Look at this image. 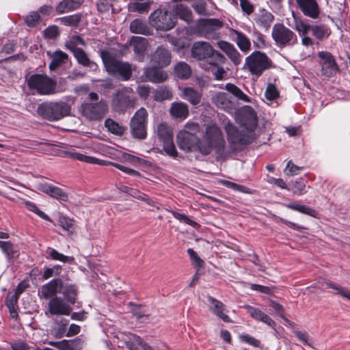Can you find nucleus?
Instances as JSON below:
<instances>
[{"label": "nucleus", "instance_id": "f257e3e1", "mask_svg": "<svg viewBox=\"0 0 350 350\" xmlns=\"http://www.w3.org/2000/svg\"><path fill=\"white\" fill-rule=\"evenodd\" d=\"M224 148L225 140L220 129L215 124H208L200 142L199 152L208 155L215 150L217 154H221Z\"/></svg>", "mask_w": 350, "mask_h": 350}, {"label": "nucleus", "instance_id": "f03ea898", "mask_svg": "<svg viewBox=\"0 0 350 350\" xmlns=\"http://www.w3.org/2000/svg\"><path fill=\"white\" fill-rule=\"evenodd\" d=\"M102 59L107 72L122 81H128L132 75L133 67L131 64L112 57L109 53H102Z\"/></svg>", "mask_w": 350, "mask_h": 350}, {"label": "nucleus", "instance_id": "7ed1b4c3", "mask_svg": "<svg viewBox=\"0 0 350 350\" xmlns=\"http://www.w3.org/2000/svg\"><path fill=\"white\" fill-rule=\"evenodd\" d=\"M191 56L197 60H204L211 58L209 64L212 66L224 64L226 57L219 51L215 50L210 43L198 41L193 43L191 48Z\"/></svg>", "mask_w": 350, "mask_h": 350}, {"label": "nucleus", "instance_id": "20e7f679", "mask_svg": "<svg viewBox=\"0 0 350 350\" xmlns=\"http://www.w3.org/2000/svg\"><path fill=\"white\" fill-rule=\"evenodd\" d=\"M38 113L49 120H58L70 113V107L65 102H46L39 105Z\"/></svg>", "mask_w": 350, "mask_h": 350}, {"label": "nucleus", "instance_id": "39448f33", "mask_svg": "<svg viewBox=\"0 0 350 350\" xmlns=\"http://www.w3.org/2000/svg\"><path fill=\"white\" fill-rule=\"evenodd\" d=\"M245 66L252 75L259 77L271 67L272 61L265 53L257 51L245 58Z\"/></svg>", "mask_w": 350, "mask_h": 350}, {"label": "nucleus", "instance_id": "423d86ee", "mask_svg": "<svg viewBox=\"0 0 350 350\" xmlns=\"http://www.w3.org/2000/svg\"><path fill=\"white\" fill-rule=\"evenodd\" d=\"M154 132L159 142L162 143L166 154L176 157L178 152L174 144V132L172 126L168 123L162 122L157 125Z\"/></svg>", "mask_w": 350, "mask_h": 350}, {"label": "nucleus", "instance_id": "0eeeda50", "mask_svg": "<svg viewBox=\"0 0 350 350\" xmlns=\"http://www.w3.org/2000/svg\"><path fill=\"white\" fill-rule=\"evenodd\" d=\"M113 342L119 348L126 347L129 350H152L140 337L131 333L118 332L114 336Z\"/></svg>", "mask_w": 350, "mask_h": 350}, {"label": "nucleus", "instance_id": "6e6552de", "mask_svg": "<svg viewBox=\"0 0 350 350\" xmlns=\"http://www.w3.org/2000/svg\"><path fill=\"white\" fill-rule=\"evenodd\" d=\"M30 89L35 90L41 95H49L55 93L56 82L45 75H32L27 79Z\"/></svg>", "mask_w": 350, "mask_h": 350}, {"label": "nucleus", "instance_id": "1a4fd4ad", "mask_svg": "<svg viewBox=\"0 0 350 350\" xmlns=\"http://www.w3.org/2000/svg\"><path fill=\"white\" fill-rule=\"evenodd\" d=\"M149 21L152 27L161 31H169L176 25V18L163 9H157L151 13Z\"/></svg>", "mask_w": 350, "mask_h": 350}, {"label": "nucleus", "instance_id": "9d476101", "mask_svg": "<svg viewBox=\"0 0 350 350\" xmlns=\"http://www.w3.org/2000/svg\"><path fill=\"white\" fill-rule=\"evenodd\" d=\"M271 35L275 44L281 48L293 46L297 42L295 33L281 23L273 25Z\"/></svg>", "mask_w": 350, "mask_h": 350}, {"label": "nucleus", "instance_id": "9b49d317", "mask_svg": "<svg viewBox=\"0 0 350 350\" xmlns=\"http://www.w3.org/2000/svg\"><path fill=\"white\" fill-rule=\"evenodd\" d=\"M135 98L130 88H124L117 91L112 97L111 107L118 112L124 111L135 105Z\"/></svg>", "mask_w": 350, "mask_h": 350}, {"label": "nucleus", "instance_id": "f8f14e48", "mask_svg": "<svg viewBox=\"0 0 350 350\" xmlns=\"http://www.w3.org/2000/svg\"><path fill=\"white\" fill-rule=\"evenodd\" d=\"M108 105L105 100H100L96 103H86L81 106L80 111L87 119L90 120H100L106 114Z\"/></svg>", "mask_w": 350, "mask_h": 350}, {"label": "nucleus", "instance_id": "ddd939ff", "mask_svg": "<svg viewBox=\"0 0 350 350\" xmlns=\"http://www.w3.org/2000/svg\"><path fill=\"white\" fill-rule=\"evenodd\" d=\"M148 112L144 107L137 110L131 121V130L134 137L144 139L146 137V123Z\"/></svg>", "mask_w": 350, "mask_h": 350}, {"label": "nucleus", "instance_id": "4468645a", "mask_svg": "<svg viewBox=\"0 0 350 350\" xmlns=\"http://www.w3.org/2000/svg\"><path fill=\"white\" fill-rule=\"evenodd\" d=\"M176 142L179 148L185 152H199L200 139L188 131H179L176 136Z\"/></svg>", "mask_w": 350, "mask_h": 350}, {"label": "nucleus", "instance_id": "2eb2a0df", "mask_svg": "<svg viewBox=\"0 0 350 350\" xmlns=\"http://www.w3.org/2000/svg\"><path fill=\"white\" fill-rule=\"evenodd\" d=\"M72 310L71 306L66 301L60 297H55L49 300L48 311L45 312V314L49 316V313L51 315H69Z\"/></svg>", "mask_w": 350, "mask_h": 350}, {"label": "nucleus", "instance_id": "dca6fc26", "mask_svg": "<svg viewBox=\"0 0 350 350\" xmlns=\"http://www.w3.org/2000/svg\"><path fill=\"white\" fill-rule=\"evenodd\" d=\"M225 130L228 135V140L232 148H237L239 145L247 144L250 142L247 134L243 131H239L231 123L225 125Z\"/></svg>", "mask_w": 350, "mask_h": 350}, {"label": "nucleus", "instance_id": "f3484780", "mask_svg": "<svg viewBox=\"0 0 350 350\" xmlns=\"http://www.w3.org/2000/svg\"><path fill=\"white\" fill-rule=\"evenodd\" d=\"M63 287V282L60 279H53L48 283L42 285L38 291L40 299H48L57 296V293L61 291Z\"/></svg>", "mask_w": 350, "mask_h": 350}, {"label": "nucleus", "instance_id": "a211bd4d", "mask_svg": "<svg viewBox=\"0 0 350 350\" xmlns=\"http://www.w3.org/2000/svg\"><path fill=\"white\" fill-rule=\"evenodd\" d=\"M304 15L316 19L320 14V8L316 0H295Z\"/></svg>", "mask_w": 350, "mask_h": 350}, {"label": "nucleus", "instance_id": "6ab92c4d", "mask_svg": "<svg viewBox=\"0 0 350 350\" xmlns=\"http://www.w3.org/2000/svg\"><path fill=\"white\" fill-rule=\"evenodd\" d=\"M241 124L248 131L254 130L257 125V116L252 107L245 106L241 111Z\"/></svg>", "mask_w": 350, "mask_h": 350}, {"label": "nucleus", "instance_id": "aec40b11", "mask_svg": "<svg viewBox=\"0 0 350 350\" xmlns=\"http://www.w3.org/2000/svg\"><path fill=\"white\" fill-rule=\"evenodd\" d=\"M37 189L39 191L57 200H62L64 202H67L68 200V194L61 188L53 185L46 183H39L37 185Z\"/></svg>", "mask_w": 350, "mask_h": 350}, {"label": "nucleus", "instance_id": "412c9836", "mask_svg": "<svg viewBox=\"0 0 350 350\" xmlns=\"http://www.w3.org/2000/svg\"><path fill=\"white\" fill-rule=\"evenodd\" d=\"M318 55L321 59L323 74L326 76H331L336 73L338 66L333 56L329 53L325 51L319 52Z\"/></svg>", "mask_w": 350, "mask_h": 350}, {"label": "nucleus", "instance_id": "4be33fe9", "mask_svg": "<svg viewBox=\"0 0 350 350\" xmlns=\"http://www.w3.org/2000/svg\"><path fill=\"white\" fill-rule=\"evenodd\" d=\"M217 46L226 53L234 65L237 66L241 63L243 57L233 44L226 41L220 40L217 42Z\"/></svg>", "mask_w": 350, "mask_h": 350}, {"label": "nucleus", "instance_id": "5701e85b", "mask_svg": "<svg viewBox=\"0 0 350 350\" xmlns=\"http://www.w3.org/2000/svg\"><path fill=\"white\" fill-rule=\"evenodd\" d=\"M229 36L243 53H247L250 51V40L243 33L234 29H230Z\"/></svg>", "mask_w": 350, "mask_h": 350}, {"label": "nucleus", "instance_id": "b1692460", "mask_svg": "<svg viewBox=\"0 0 350 350\" xmlns=\"http://www.w3.org/2000/svg\"><path fill=\"white\" fill-rule=\"evenodd\" d=\"M222 27V23L219 19L209 18L204 19L200 21L199 29L202 35L210 38L212 33L219 30Z\"/></svg>", "mask_w": 350, "mask_h": 350}, {"label": "nucleus", "instance_id": "393cba45", "mask_svg": "<svg viewBox=\"0 0 350 350\" xmlns=\"http://www.w3.org/2000/svg\"><path fill=\"white\" fill-rule=\"evenodd\" d=\"M144 77L143 81H149L152 83H159L167 79V73L156 67H148L144 69Z\"/></svg>", "mask_w": 350, "mask_h": 350}, {"label": "nucleus", "instance_id": "a878e982", "mask_svg": "<svg viewBox=\"0 0 350 350\" xmlns=\"http://www.w3.org/2000/svg\"><path fill=\"white\" fill-rule=\"evenodd\" d=\"M48 345L59 350H81L82 342L79 339L63 340L61 341H49Z\"/></svg>", "mask_w": 350, "mask_h": 350}, {"label": "nucleus", "instance_id": "bb28decb", "mask_svg": "<svg viewBox=\"0 0 350 350\" xmlns=\"http://www.w3.org/2000/svg\"><path fill=\"white\" fill-rule=\"evenodd\" d=\"M170 114L176 119L185 120L189 114V106L183 102H174L170 108Z\"/></svg>", "mask_w": 350, "mask_h": 350}, {"label": "nucleus", "instance_id": "cd10ccee", "mask_svg": "<svg viewBox=\"0 0 350 350\" xmlns=\"http://www.w3.org/2000/svg\"><path fill=\"white\" fill-rule=\"evenodd\" d=\"M324 286L333 289L335 291L334 293V294L339 295L341 297L350 300V290L347 289V288H345L331 281H325V280H320L317 284H315V287L321 289H323Z\"/></svg>", "mask_w": 350, "mask_h": 350}, {"label": "nucleus", "instance_id": "c85d7f7f", "mask_svg": "<svg viewBox=\"0 0 350 350\" xmlns=\"http://www.w3.org/2000/svg\"><path fill=\"white\" fill-rule=\"evenodd\" d=\"M245 308L250 317L255 320L260 321L271 327H274L275 322L267 314L258 308L248 305L245 306Z\"/></svg>", "mask_w": 350, "mask_h": 350}, {"label": "nucleus", "instance_id": "c756f323", "mask_svg": "<svg viewBox=\"0 0 350 350\" xmlns=\"http://www.w3.org/2000/svg\"><path fill=\"white\" fill-rule=\"evenodd\" d=\"M152 61L163 67L171 62V54L168 50L163 46H159L152 57Z\"/></svg>", "mask_w": 350, "mask_h": 350}, {"label": "nucleus", "instance_id": "7c9ffc66", "mask_svg": "<svg viewBox=\"0 0 350 350\" xmlns=\"http://www.w3.org/2000/svg\"><path fill=\"white\" fill-rule=\"evenodd\" d=\"M212 101L218 108L225 111H229L233 107V103L225 92L215 94L212 98Z\"/></svg>", "mask_w": 350, "mask_h": 350}, {"label": "nucleus", "instance_id": "2f4dec72", "mask_svg": "<svg viewBox=\"0 0 350 350\" xmlns=\"http://www.w3.org/2000/svg\"><path fill=\"white\" fill-rule=\"evenodd\" d=\"M254 20L258 25L267 30L273 22L274 16L271 12L265 10H260L256 14Z\"/></svg>", "mask_w": 350, "mask_h": 350}, {"label": "nucleus", "instance_id": "473e14b6", "mask_svg": "<svg viewBox=\"0 0 350 350\" xmlns=\"http://www.w3.org/2000/svg\"><path fill=\"white\" fill-rule=\"evenodd\" d=\"M181 97L193 106L198 105L202 99V93L193 88L186 87L182 90Z\"/></svg>", "mask_w": 350, "mask_h": 350}, {"label": "nucleus", "instance_id": "72a5a7b5", "mask_svg": "<svg viewBox=\"0 0 350 350\" xmlns=\"http://www.w3.org/2000/svg\"><path fill=\"white\" fill-rule=\"evenodd\" d=\"M64 295V300L70 305L75 304L77 301L78 290L76 285L72 284H63L60 291Z\"/></svg>", "mask_w": 350, "mask_h": 350}, {"label": "nucleus", "instance_id": "f704fd0d", "mask_svg": "<svg viewBox=\"0 0 350 350\" xmlns=\"http://www.w3.org/2000/svg\"><path fill=\"white\" fill-rule=\"evenodd\" d=\"M83 0H63L56 7V11L59 14H63L73 11L80 7Z\"/></svg>", "mask_w": 350, "mask_h": 350}, {"label": "nucleus", "instance_id": "c9c22d12", "mask_svg": "<svg viewBox=\"0 0 350 350\" xmlns=\"http://www.w3.org/2000/svg\"><path fill=\"white\" fill-rule=\"evenodd\" d=\"M208 301L211 304V310L219 318L226 322L230 321L229 317L224 312V305L219 300L208 296Z\"/></svg>", "mask_w": 350, "mask_h": 350}, {"label": "nucleus", "instance_id": "e433bc0d", "mask_svg": "<svg viewBox=\"0 0 350 350\" xmlns=\"http://www.w3.org/2000/svg\"><path fill=\"white\" fill-rule=\"evenodd\" d=\"M174 75L179 79H187L191 75V69L185 62H179L174 67Z\"/></svg>", "mask_w": 350, "mask_h": 350}, {"label": "nucleus", "instance_id": "4c0bfd02", "mask_svg": "<svg viewBox=\"0 0 350 350\" xmlns=\"http://www.w3.org/2000/svg\"><path fill=\"white\" fill-rule=\"evenodd\" d=\"M175 14L182 20L187 23L192 21V14L191 10L183 4H177L173 8Z\"/></svg>", "mask_w": 350, "mask_h": 350}, {"label": "nucleus", "instance_id": "58836bf2", "mask_svg": "<svg viewBox=\"0 0 350 350\" xmlns=\"http://www.w3.org/2000/svg\"><path fill=\"white\" fill-rule=\"evenodd\" d=\"M46 253L48 258L53 260H58L62 262H72L74 260L73 257L66 256L51 247H48Z\"/></svg>", "mask_w": 350, "mask_h": 350}, {"label": "nucleus", "instance_id": "ea45409f", "mask_svg": "<svg viewBox=\"0 0 350 350\" xmlns=\"http://www.w3.org/2000/svg\"><path fill=\"white\" fill-rule=\"evenodd\" d=\"M226 90L234 96L239 100L245 103H250V98L237 86L232 83H227L226 85Z\"/></svg>", "mask_w": 350, "mask_h": 350}, {"label": "nucleus", "instance_id": "a19ab883", "mask_svg": "<svg viewBox=\"0 0 350 350\" xmlns=\"http://www.w3.org/2000/svg\"><path fill=\"white\" fill-rule=\"evenodd\" d=\"M154 100L161 102L165 100H170L172 98V93L167 87H159L153 92Z\"/></svg>", "mask_w": 350, "mask_h": 350}, {"label": "nucleus", "instance_id": "79ce46f5", "mask_svg": "<svg viewBox=\"0 0 350 350\" xmlns=\"http://www.w3.org/2000/svg\"><path fill=\"white\" fill-rule=\"evenodd\" d=\"M68 59V55L61 51H56L52 55V61L49 64V68L53 70L65 63Z\"/></svg>", "mask_w": 350, "mask_h": 350}, {"label": "nucleus", "instance_id": "37998d69", "mask_svg": "<svg viewBox=\"0 0 350 350\" xmlns=\"http://www.w3.org/2000/svg\"><path fill=\"white\" fill-rule=\"evenodd\" d=\"M131 44L133 46L134 51L137 54H142L146 49V39L139 36H133Z\"/></svg>", "mask_w": 350, "mask_h": 350}, {"label": "nucleus", "instance_id": "c03bdc74", "mask_svg": "<svg viewBox=\"0 0 350 350\" xmlns=\"http://www.w3.org/2000/svg\"><path fill=\"white\" fill-rule=\"evenodd\" d=\"M311 31L313 36L319 40L326 38L330 34L329 28L325 25H312Z\"/></svg>", "mask_w": 350, "mask_h": 350}, {"label": "nucleus", "instance_id": "a18cd8bd", "mask_svg": "<svg viewBox=\"0 0 350 350\" xmlns=\"http://www.w3.org/2000/svg\"><path fill=\"white\" fill-rule=\"evenodd\" d=\"M0 248L9 260L17 256V250L10 241H0Z\"/></svg>", "mask_w": 350, "mask_h": 350}, {"label": "nucleus", "instance_id": "49530a36", "mask_svg": "<svg viewBox=\"0 0 350 350\" xmlns=\"http://www.w3.org/2000/svg\"><path fill=\"white\" fill-rule=\"evenodd\" d=\"M105 126L110 133L114 135H121L125 131L124 126L110 118L105 120Z\"/></svg>", "mask_w": 350, "mask_h": 350}, {"label": "nucleus", "instance_id": "de8ad7c7", "mask_svg": "<svg viewBox=\"0 0 350 350\" xmlns=\"http://www.w3.org/2000/svg\"><path fill=\"white\" fill-rule=\"evenodd\" d=\"M286 207L297 211L299 213L306 214L312 217H315L317 212L315 210L310 208L309 206H307L306 205L300 204L297 202H291L288 204H286Z\"/></svg>", "mask_w": 350, "mask_h": 350}, {"label": "nucleus", "instance_id": "09e8293b", "mask_svg": "<svg viewBox=\"0 0 350 350\" xmlns=\"http://www.w3.org/2000/svg\"><path fill=\"white\" fill-rule=\"evenodd\" d=\"M78 63L83 66L91 67L94 64L90 61L88 55L83 49H75L72 51Z\"/></svg>", "mask_w": 350, "mask_h": 350}, {"label": "nucleus", "instance_id": "8fccbe9b", "mask_svg": "<svg viewBox=\"0 0 350 350\" xmlns=\"http://www.w3.org/2000/svg\"><path fill=\"white\" fill-rule=\"evenodd\" d=\"M150 7V2H134L129 4V8L131 12H137L139 14L147 13Z\"/></svg>", "mask_w": 350, "mask_h": 350}, {"label": "nucleus", "instance_id": "3c124183", "mask_svg": "<svg viewBox=\"0 0 350 350\" xmlns=\"http://www.w3.org/2000/svg\"><path fill=\"white\" fill-rule=\"evenodd\" d=\"M130 30L134 33L144 34L147 31V27L140 19H135L131 23Z\"/></svg>", "mask_w": 350, "mask_h": 350}, {"label": "nucleus", "instance_id": "603ef678", "mask_svg": "<svg viewBox=\"0 0 350 350\" xmlns=\"http://www.w3.org/2000/svg\"><path fill=\"white\" fill-rule=\"evenodd\" d=\"M68 154L73 159L79 160L80 161H83L88 163H97L98 161V159L94 157L86 156L82 153L75 151H70Z\"/></svg>", "mask_w": 350, "mask_h": 350}, {"label": "nucleus", "instance_id": "864d4df0", "mask_svg": "<svg viewBox=\"0 0 350 350\" xmlns=\"http://www.w3.org/2000/svg\"><path fill=\"white\" fill-rule=\"evenodd\" d=\"M312 25L306 24L301 20H296L295 22V29L300 36L307 35L309 30H311Z\"/></svg>", "mask_w": 350, "mask_h": 350}, {"label": "nucleus", "instance_id": "5fc2aeb1", "mask_svg": "<svg viewBox=\"0 0 350 350\" xmlns=\"http://www.w3.org/2000/svg\"><path fill=\"white\" fill-rule=\"evenodd\" d=\"M17 301L18 299L16 297V295H12L10 297H8L6 301V306L9 309L11 317L14 319L18 317L16 308Z\"/></svg>", "mask_w": 350, "mask_h": 350}, {"label": "nucleus", "instance_id": "6e6d98bb", "mask_svg": "<svg viewBox=\"0 0 350 350\" xmlns=\"http://www.w3.org/2000/svg\"><path fill=\"white\" fill-rule=\"evenodd\" d=\"M41 21V17L38 12H31L25 17V23L27 26L36 27Z\"/></svg>", "mask_w": 350, "mask_h": 350}, {"label": "nucleus", "instance_id": "4d7b16f0", "mask_svg": "<svg viewBox=\"0 0 350 350\" xmlns=\"http://www.w3.org/2000/svg\"><path fill=\"white\" fill-rule=\"evenodd\" d=\"M291 190L294 194L301 196L306 193V184L301 178H299L293 183Z\"/></svg>", "mask_w": 350, "mask_h": 350}, {"label": "nucleus", "instance_id": "13d9d810", "mask_svg": "<svg viewBox=\"0 0 350 350\" xmlns=\"http://www.w3.org/2000/svg\"><path fill=\"white\" fill-rule=\"evenodd\" d=\"M78 45H85L83 40L79 36H72L69 42L66 44L67 49L71 51H74L75 49H81L77 48Z\"/></svg>", "mask_w": 350, "mask_h": 350}, {"label": "nucleus", "instance_id": "bf43d9fd", "mask_svg": "<svg viewBox=\"0 0 350 350\" xmlns=\"http://www.w3.org/2000/svg\"><path fill=\"white\" fill-rule=\"evenodd\" d=\"M25 204L29 211L35 213L43 219L50 221L49 217L47 215H46L44 212L40 211L33 202L30 201H25Z\"/></svg>", "mask_w": 350, "mask_h": 350}, {"label": "nucleus", "instance_id": "052dcab7", "mask_svg": "<svg viewBox=\"0 0 350 350\" xmlns=\"http://www.w3.org/2000/svg\"><path fill=\"white\" fill-rule=\"evenodd\" d=\"M62 271V267L60 265H55L52 268L46 267L44 269L42 278L47 280L54 275H58L60 274Z\"/></svg>", "mask_w": 350, "mask_h": 350}, {"label": "nucleus", "instance_id": "680f3d73", "mask_svg": "<svg viewBox=\"0 0 350 350\" xmlns=\"http://www.w3.org/2000/svg\"><path fill=\"white\" fill-rule=\"evenodd\" d=\"M265 96L267 100H273L279 96V92L274 85L269 83L266 88Z\"/></svg>", "mask_w": 350, "mask_h": 350}, {"label": "nucleus", "instance_id": "e2e57ef3", "mask_svg": "<svg viewBox=\"0 0 350 350\" xmlns=\"http://www.w3.org/2000/svg\"><path fill=\"white\" fill-rule=\"evenodd\" d=\"M169 211L173 215L174 218L179 220L180 221L189 224L193 227H196V226H198V224L196 221H192L185 214H181L174 211L169 210Z\"/></svg>", "mask_w": 350, "mask_h": 350}, {"label": "nucleus", "instance_id": "0e129e2a", "mask_svg": "<svg viewBox=\"0 0 350 350\" xmlns=\"http://www.w3.org/2000/svg\"><path fill=\"white\" fill-rule=\"evenodd\" d=\"M241 341L247 343L253 347H259L260 341L247 334H242L239 336Z\"/></svg>", "mask_w": 350, "mask_h": 350}, {"label": "nucleus", "instance_id": "69168bd1", "mask_svg": "<svg viewBox=\"0 0 350 350\" xmlns=\"http://www.w3.org/2000/svg\"><path fill=\"white\" fill-rule=\"evenodd\" d=\"M302 167L297 166L292 163L291 161H289L287 163L286 167L284 170V173L288 176L297 175L299 174V171L302 170Z\"/></svg>", "mask_w": 350, "mask_h": 350}, {"label": "nucleus", "instance_id": "338daca9", "mask_svg": "<svg viewBox=\"0 0 350 350\" xmlns=\"http://www.w3.org/2000/svg\"><path fill=\"white\" fill-rule=\"evenodd\" d=\"M187 253L193 262L197 267H202L204 261L198 256V254L191 248L187 250Z\"/></svg>", "mask_w": 350, "mask_h": 350}, {"label": "nucleus", "instance_id": "774afa93", "mask_svg": "<svg viewBox=\"0 0 350 350\" xmlns=\"http://www.w3.org/2000/svg\"><path fill=\"white\" fill-rule=\"evenodd\" d=\"M56 323V336L62 337L66 330L68 321L67 319L62 318L59 321H57Z\"/></svg>", "mask_w": 350, "mask_h": 350}]
</instances>
